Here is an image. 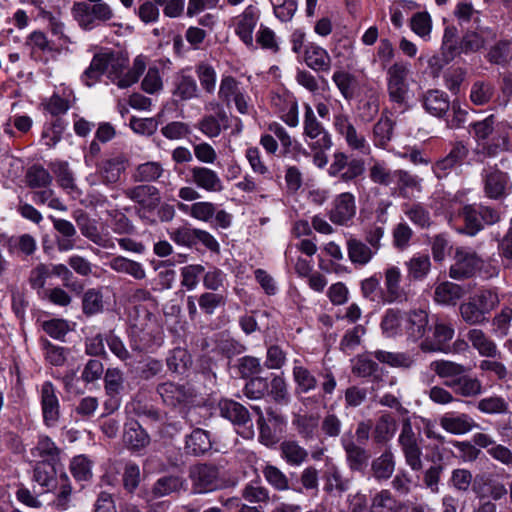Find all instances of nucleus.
<instances>
[{
  "label": "nucleus",
  "mask_w": 512,
  "mask_h": 512,
  "mask_svg": "<svg viewBox=\"0 0 512 512\" xmlns=\"http://www.w3.org/2000/svg\"><path fill=\"white\" fill-rule=\"evenodd\" d=\"M456 395L461 397H475L482 393V383L477 377L466 373L461 374L456 380L444 382Z\"/></svg>",
  "instance_id": "473e14b6"
},
{
  "label": "nucleus",
  "mask_w": 512,
  "mask_h": 512,
  "mask_svg": "<svg viewBox=\"0 0 512 512\" xmlns=\"http://www.w3.org/2000/svg\"><path fill=\"white\" fill-rule=\"evenodd\" d=\"M371 355L377 361L388 364L393 368L410 369L416 362L414 355L410 352H388L384 350H376Z\"/></svg>",
  "instance_id": "ea45409f"
},
{
  "label": "nucleus",
  "mask_w": 512,
  "mask_h": 512,
  "mask_svg": "<svg viewBox=\"0 0 512 512\" xmlns=\"http://www.w3.org/2000/svg\"><path fill=\"white\" fill-rule=\"evenodd\" d=\"M185 452L193 456L206 454L212 448V442L208 431L196 428L185 438Z\"/></svg>",
  "instance_id": "72a5a7b5"
},
{
  "label": "nucleus",
  "mask_w": 512,
  "mask_h": 512,
  "mask_svg": "<svg viewBox=\"0 0 512 512\" xmlns=\"http://www.w3.org/2000/svg\"><path fill=\"white\" fill-rule=\"evenodd\" d=\"M128 56L113 50L95 53L89 66L81 74V82L92 87L106 74L107 78L120 89H125L136 82L146 69L145 57L138 55L130 69Z\"/></svg>",
  "instance_id": "f257e3e1"
},
{
  "label": "nucleus",
  "mask_w": 512,
  "mask_h": 512,
  "mask_svg": "<svg viewBox=\"0 0 512 512\" xmlns=\"http://www.w3.org/2000/svg\"><path fill=\"white\" fill-rule=\"evenodd\" d=\"M186 481L178 475L160 477L153 485L151 493L154 498H161L185 490Z\"/></svg>",
  "instance_id": "49530a36"
},
{
  "label": "nucleus",
  "mask_w": 512,
  "mask_h": 512,
  "mask_svg": "<svg viewBox=\"0 0 512 512\" xmlns=\"http://www.w3.org/2000/svg\"><path fill=\"white\" fill-rule=\"evenodd\" d=\"M179 211L202 222L211 223L213 227L227 229L232 222V216L223 209L206 201L185 204L178 202Z\"/></svg>",
  "instance_id": "6e6552de"
},
{
  "label": "nucleus",
  "mask_w": 512,
  "mask_h": 512,
  "mask_svg": "<svg viewBox=\"0 0 512 512\" xmlns=\"http://www.w3.org/2000/svg\"><path fill=\"white\" fill-rule=\"evenodd\" d=\"M60 450L54 441L48 436H41L36 446L31 449V455L40 459L38 462H49L56 464L59 460Z\"/></svg>",
  "instance_id": "3c124183"
},
{
  "label": "nucleus",
  "mask_w": 512,
  "mask_h": 512,
  "mask_svg": "<svg viewBox=\"0 0 512 512\" xmlns=\"http://www.w3.org/2000/svg\"><path fill=\"white\" fill-rule=\"evenodd\" d=\"M267 415L268 420L274 422L275 428H272L266 422L265 417H261V420H257L259 428V441L265 446L271 447L279 442L282 426L285 425L286 421L282 415L273 411H268Z\"/></svg>",
  "instance_id": "4be33fe9"
},
{
  "label": "nucleus",
  "mask_w": 512,
  "mask_h": 512,
  "mask_svg": "<svg viewBox=\"0 0 512 512\" xmlns=\"http://www.w3.org/2000/svg\"><path fill=\"white\" fill-rule=\"evenodd\" d=\"M495 87L492 82L486 80L475 81L470 90V100L474 105L483 106L493 98Z\"/></svg>",
  "instance_id": "052dcab7"
},
{
  "label": "nucleus",
  "mask_w": 512,
  "mask_h": 512,
  "mask_svg": "<svg viewBox=\"0 0 512 512\" xmlns=\"http://www.w3.org/2000/svg\"><path fill=\"white\" fill-rule=\"evenodd\" d=\"M406 312L399 309L389 308L385 311L380 327L387 338H395L404 333V319Z\"/></svg>",
  "instance_id": "f704fd0d"
},
{
  "label": "nucleus",
  "mask_w": 512,
  "mask_h": 512,
  "mask_svg": "<svg viewBox=\"0 0 512 512\" xmlns=\"http://www.w3.org/2000/svg\"><path fill=\"white\" fill-rule=\"evenodd\" d=\"M32 480L37 483L42 492H50L57 488L59 478L55 464L49 462H37L33 468Z\"/></svg>",
  "instance_id": "2f4dec72"
},
{
  "label": "nucleus",
  "mask_w": 512,
  "mask_h": 512,
  "mask_svg": "<svg viewBox=\"0 0 512 512\" xmlns=\"http://www.w3.org/2000/svg\"><path fill=\"white\" fill-rule=\"evenodd\" d=\"M199 130L206 136L213 138L220 135L221 131L228 128V116L226 111L219 108L216 115H207L198 123Z\"/></svg>",
  "instance_id": "79ce46f5"
},
{
  "label": "nucleus",
  "mask_w": 512,
  "mask_h": 512,
  "mask_svg": "<svg viewBox=\"0 0 512 512\" xmlns=\"http://www.w3.org/2000/svg\"><path fill=\"white\" fill-rule=\"evenodd\" d=\"M479 263H481V257L473 248L457 247L454 253V263L449 269V276L455 280L471 278L476 275Z\"/></svg>",
  "instance_id": "9b49d317"
},
{
  "label": "nucleus",
  "mask_w": 512,
  "mask_h": 512,
  "mask_svg": "<svg viewBox=\"0 0 512 512\" xmlns=\"http://www.w3.org/2000/svg\"><path fill=\"white\" fill-rule=\"evenodd\" d=\"M108 266L113 271L129 275L135 280H143L146 278V270L144 265L124 256L113 257L109 261Z\"/></svg>",
  "instance_id": "4c0bfd02"
},
{
  "label": "nucleus",
  "mask_w": 512,
  "mask_h": 512,
  "mask_svg": "<svg viewBox=\"0 0 512 512\" xmlns=\"http://www.w3.org/2000/svg\"><path fill=\"white\" fill-rule=\"evenodd\" d=\"M356 214L355 197L349 192L336 196L329 217L334 224L347 225Z\"/></svg>",
  "instance_id": "6ab92c4d"
},
{
  "label": "nucleus",
  "mask_w": 512,
  "mask_h": 512,
  "mask_svg": "<svg viewBox=\"0 0 512 512\" xmlns=\"http://www.w3.org/2000/svg\"><path fill=\"white\" fill-rule=\"evenodd\" d=\"M304 135L312 140L310 146L315 151L313 160H327L325 152L332 147V139L329 132L318 121L313 109L309 104L304 106Z\"/></svg>",
  "instance_id": "0eeeda50"
},
{
  "label": "nucleus",
  "mask_w": 512,
  "mask_h": 512,
  "mask_svg": "<svg viewBox=\"0 0 512 512\" xmlns=\"http://www.w3.org/2000/svg\"><path fill=\"white\" fill-rule=\"evenodd\" d=\"M123 440L132 450H141L150 442L147 432L133 419L125 423Z\"/></svg>",
  "instance_id": "e433bc0d"
},
{
  "label": "nucleus",
  "mask_w": 512,
  "mask_h": 512,
  "mask_svg": "<svg viewBox=\"0 0 512 512\" xmlns=\"http://www.w3.org/2000/svg\"><path fill=\"white\" fill-rule=\"evenodd\" d=\"M384 304H402L408 300V290L402 284V271L396 265H387L383 270Z\"/></svg>",
  "instance_id": "f8f14e48"
},
{
  "label": "nucleus",
  "mask_w": 512,
  "mask_h": 512,
  "mask_svg": "<svg viewBox=\"0 0 512 512\" xmlns=\"http://www.w3.org/2000/svg\"><path fill=\"white\" fill-rule=\"evenodd\" d=\"M260 12L253 5H248L237 17L235 33L248 46H253V31L258 23Z\"/></svg>",
  "instance_id": "aec40b11"
},
{
  "label": "nucleus",
  "mask_w": 512,
  "mask_h": 512,
  "mask_svg": "<svg viewBox=\"0 0 512 512\" xmlns=\"http://www.w3.org/2000/svg\"><path fill=\"white\" fill-rule=\"evenodd\" d=\"M0 240L11 256L32 255L37 247L36 240L30 234L12 235L0 234Z\"/></svg>",
  "instance_id": "b1692460"
},
{
  "label": "nucleus",
  "mask_w": 512,
  "mask_h": 512,
  "mask_svg": "<svg viewBox=\"0 0 512 512\" xmlns=\"http://www.w3.org/2000/svg\"><path fill=\"white\" fill-rule=\"evenodd\" d=\"M405 266L410 280L421 281L426 278L430 271V257L427 254H415L405 262Z\"/></svg>",
  "instance_id": "864d4df0"
},
{
  "label": "nucleus",
  "mask_w": 512,
  "mask_h": 512,
  "mask_svg": "<svg viewBox=\"0 0 512 512\" xmlns=\"http://www.w3.org/2000/svg\"><path fill=\"white\" fill-rule=\"evenodd\" d=\"M410 73V64L402 60L394 62L386 72L388 99L401 113L409 109Z\"/></svg>",
  "instance_id": "423d86ee"
},
{
  "label": "nucleus",
  "mask_w": 512,
  "mask_h": 512,
  "mask_svg": "<svg viewBox=\"0 0 512 512\" xmlns=\"http://www.w3.org/2000/svg\"><path fill=\"white\" fill-rule=\"evenodd\" d=\"M124 378L123 373L118 368H108L104 375V388L106 394L111 397L113 407L116 410L120 406V393L123 390Z\"/></svg>",
  "instance_id": "58836bf2"
},
{
  "label": "nucleus",
  "mask_w": 512,
  "mask_h": 512,
  "mask_svg": "<svg viewBox=\"0 0 512 512\" xmlns=\"http://www.w3.org/2000/svg\"><path fill=\"white\" fill-rule=\"evenodd\" d=\"M82 310L86 316L97 315L104 310L103 293L101 289L90 288L82 297Z\"/></svg>",
  "instance_id": "e2e57ef3"
},
{
  "label": "nucleus",
  "mask_w": 512,
  "mask_h": 512,
  "mask_svg": "<svg viewBox=\"0 0 512 512\" xmlns=\"http://www.w3.org/2000/svg\"><path fill=\"white\" fill-rule=\"evenodd\" d=\"M78 226L81 234L95 245L104 249L115 248L114 239L109 233L101 232L95 220L84 218L78 221Z\"/></svg>",
  "instance_id": "c756f323"
},
{
  "label": "nucleus",
  "mask_w": 512,
  "mask_h": 512,
  "mask_svg": "<svg viewBox=\"0 0 512 512\" xmlns=\"http://www.w3.org/2000/svg\"><path fill=\"white\" fill-rule=\"evenodd\" d=\"M281 457L290 466H300L307 458L306 449L298 444L295 440H285L280 444Z\"/></svg>",
  "instance_id": "13d9d810"
},
{
  "label": "nucleus",
  "mask_w": 512,
  "mask_h": 512,
  "mask_svg": "<svg viewBox=\"0 0 512 512\" xmlns=\"http://www.w3.org/2000/svg\"><path fill=\"white\" fill-rule=\"evenodd\" d=\"M421 103L427 113L438 118L443 117L450 108L448 95L438 89H430L423 93Z\"/></svg>",
  "instance_id": "bb28decb"
},
{
  "label": "nucleus",
  "mask_w": 512,
  "mask_h": 512,
  "mask_svg": "<svg viewBox=\"0 0 512 512\" xmlns=\"http://www.w3.org/2000/svg\"><path fill=\"white\" fill-rule=\"evenodd\" d=\"M220 415L229 420L233 425L242 428L238 433L249 439L254 435L253 425L248 409L232 399H221L218 403Z\"/></svg>",
  "instance_id": "9d476101"
},
{
  "label": "nucleus",
  "mask_w": 512,
  "mask_h": 512,
  "mask_svg": "<svg viewBox=\"0 0 512 512\" xmlns=\"http://www.w3.org/2000/svg\"><path fill=\"white\" fill-rule=\"evenodd\" d=\"M156 391L163 403L171 407L186 403L191 396L189 389L185 385L171 381L158 384Z\"/></svg>",
  "instance_id": "a878e982"
},
{
  "label": "nucleus",
  "mask_w": 512,
  "mask_h": 512,
  "mask_svg": "<svg viewBox=\"0 0 512 512\" xmlns=\"http://www.w3.org/2000/svg\"><path fill=\"white\" fill-rule=\"evenodd\" d=\"M460 45L461 38L459 39L457 27L447 25L444 29L441 44V54L445 63H449L461 55Z\"/></svg>",
  "instance_id": "c9c22d12"
},
{
  "label": "nucleus",
  "mask_w": 512,
  "mask_h": 512,
  "mask_svg": "<svg viewBox=\"0 0 512 512\" xmlns=\"http://www.w3.org/2000/svg\"><path fill=\"white\" fill-rule=\"evenodd\" d=\"M428 323V314L425 310L414 309L406 312L403 335L411 342H422L429 330Z\"/></svg>",
  "instance_id": "a211bd4d"
},
{
  "label": "nucleus",
  "mask_w": 512,
  "mask_h": 512,
  "mask_svg": "<svg viewBox=\"0 0 512 512\" xmlns=\"http://www.w3.org/2000/svg\"><path fill=\"white\" fill-rule=\"evenodd\" d=\"M341 444L346 454V460L352 471L364 473L368 467V451L354 442L351 436L344 435Z\"/></svg>",
  "instance_id": "412c9836"
},
{
  "label": "nucleus",
  "mask_w": 512,
  "mask_h": 512,
  "mask_svg": "<svg viewBox=\"0 0 512 512\" xmlns=\"http://www.w3.org/2000/svg\"><path fill=\"white\" fill-rule=\"evenodd\" d=\"M333 127L335 131L345 139L350 149L363 154L369 151V145L364 135L357 131L350 116L344 113L343 110L334 114Z\"/></svg>",
  "instance_id": "ddd939ff"
},
{
  "label": "nucleus",
  "mask_w": 512,
  "mask_h": 512,
  "mask_svg": "<svg viewBox=\"0 0 512 512\" xmlns=\"http://www.w3.org/2000/svg\"><path fill=\"white\" fill-rule=\"evenodd\" d=\"M381 277L382 276L380 273L374 274L371 277L362 280L361 292L363 297L369 301L385 305L383 287L380 285Z\"/></svg>",
  "instance_id": "69168bd1"
},
{
  "label": "nucleus",
  "mask_w": 512,
  "mask_h": 512,
  "mask_svg": "<svg viewBox=\"0 0 512 512\" xmlns=\"http://www.w3.org/2000/svg\"><path fill=\"white\" fill-rule=\"evenodd\" d=\"M347 249L351 262L361 266L368 264L376 254L375 249L358 239L348 240Z\"/></svg>",
  "instance_id": "5fc2aeb1"
},
{
  "label": "nucleus",
  "mask_w": 512,
  "mask_h": 512,
  "mask_svg": "<svg viewBox=\"0 0 512 512\" xmlns=\"http://www.w3.org/2000/svg\"><path fill=\"white\" fill-rule=\"evenodd\" d=\"M51 492L54 493L52 505L55 509L64 511L70 507L72 498V486L68 476L63 473L59 476V481L56 489Z\"/></svg>",
  "instance_id": "6e6d98bb"
},
{
  "label": "nucleus",
  "mask_w": 512,
  "mask_h": 512,
  "mask_svg": "<svg viewBox=\"0 0 512 512\" xmlns=\"http://www.w3.org/2000/svg\"><path fill=\"white\" fill-rule=\"evenodd\" d=\"M332 80L345 100L350 101L354 98L357 80L353 74L338 70L334 72Z\"/></svg>",
  "instance_id": "774afa93"
},
{
  "label": "nucleus",
  "mask_w": 512,
  "mask_h": 512,
  "mask_svg": "<svg viewBox=\"0 0 512 512\" xmlns=\"http://www.w3.org/2000/svg\"><path fill=\"white\" fill-rule=\"evenodd\" d=\"M292 424L303 439L314 440L318 438V416L313 414H296L293 417Z\"/></svg>",
  "instance_id": "8fccbe9b"
},
{
  "label": "nucleus",
  "mask_w": 512,
  "mask_h": 512,
  "mask_svg": "<svg viewBox=\"0 0 512 512\" xmlns=\"http://www.w3.org/2000/svg\"><path fill=\"white\" fill-rule=\"evenodd\" d=\"M40 402L44 423L53 427L60 417V403L57 389L51 381H45L40 389Z\"/></svg>",
  "instance_id": "f3484780"
},
{
  "label": "nucleus",
  "mask_w": 512,
  "mask_h": 512,
  "mask_svg": "<svg viewBox=\"0 0 512 512\" xmlns=\"http://www.w3.org/2000/svg\"><path fill=\"white\" fill-rule=\"evenodd\" d=\"M172 93L176 98L187 101L199 96V87L195 78L183 69L173 79Z\"/></svg>",
  "instance_id": "7c9ffc66"
},
{
  "label": "nucleus",
  "mask_w": 512,
  "mask_h": 512,
  "mask_svg": "<svg viewBox=\"0 0 512 512\" xmlns=\"http://www.w3.org/2000/svg\"><path fill=\"white\" fill-rule=\"evenodd\" d=\"M303 61L316 73H328L332 64V59L329 53L315 43H308L305 45Z\"/></svg>",
  "instance_id": "5701e85b"
},
{
  "label": "nucleus",
  "mask_w": 512,
  "mask_h": 512,
  "mask_svg": "<svg viewBox=\"0 0 512 512\" xmlns=\"http://www.w3.org/2000/svg\"><path fill=\"white\" fill-rule=\"evenodd\" d=\"M305 359L295 358L292 361V378L295 384V392L298 394H307L311 391H314L320 381V396L325 398H330L334 393L337 387L336 377L330 367H324L317 374L315 371L311 370L307 364Z\"/></svg>",
  "instance_id": "20e7f679"
},
{
  "label": "nucleus",
  "mask_w": 512,
  "mask_h": 512,
  "mask_svg": "<svg viewBox=\"0 0 512 512\" xmlns=\"http://www.w3.org/2000/svg\"><path fill=\"white\" fill-rule=\"evenodd\" d=\"M455 329L451 322L437 319L433 326L429 327L426 338L420 342V348L424 352L443 351L445 345L454 337Z\"/></svg>",
  "instance_id": "4468645a"
},
{
  "label": "nucleus",
  "mask_w": 512,
  "mask_h": 512,
  "mask_svg": "<svg viewBox=\"0 0 512 512\" xmlns=\"http://www.w3.org/2000/svg\"><path fill=\"white\" fill-rule=\"evenodd\" d=\"M462 293L463 290L458 284L446 281L435 288L434 300L443 305H451L460 299Z\"/></svg>",
  "instance_id": "0e129e2a"
},
{
  "label": "nucleus",
  "mask_w": 512,
  "mask_h": 512,
  "mask_svg": "<svg viewBox=\"0 0 512 512\" xmlns=\"http://www.w3.org/2000/svg\"><path fill=\"white\" fill-rule=\"evenodd\" d=\"M243 93L240 82L233 76H223L220 81L218 98L227 106Z\"/></svg>",
  "instance_id": "338daca9"
},
{
  "label": "nucleus",
  "mask_w": 512,
  "mask_h": 512,
  "mask_svg": "<svg viewBox=\"0 0 512 512\" xmlns=\"http://www.w3.org/2000/svg\"><path fill=\"white\" fill-rule=\"evenodd\" d=\"M497 36V30L488 26L467 30L461 37V54L469 55L486 49L497 39Z\"/></svg>",
  "instance_id": "2eb2a0df"
},
{
  "label": "nucleus",
  "mask_w": 512,
  "mask_h": 512,
  "mask_svg": "<svg viewBox=\"0 0 512 512\" xmlns=\"http://www.w3.org/2000/svg\"><path fill=\"white\" fill-rule=\"evenodd\" d=\"M485 59L491 65L508 67L512 62V40L496 39L486 48Z\"/></svg>",
  "instance_id": "393cba45"
},
{
  "label": "nucleus",
  "mask_w": 512,
  "mask_h": 512,
  "mask_svg": "<svg viewBox=\"0 0 512 512\" xmlns=\"http://www.w3.org/2000/svg\"><path fill=\"white\" fill-rule=\"evenodd\" d=\"M474 138L484 156L497 157L508 151L512 138V126L507 122H497L491 114L485 119L475 121L470 125Z\"/></svg>",
  "instance_id": "7ed1b4c3"
},
{
  "label": "nucleus",
  "mask_w": 512,
  "mask_h": 512,
  "mask_svg": "<svg viewBox=\"0 0 512 512\" xmlns=\"http://www.w3.org/2000/svg\"><path fill=\"white\" fill-rule=\"evenodd\" d=\"M395 122L384 111L373 127V141L377 147L387 149L394 133Z\"/></svg>",
  "instance_id": "09e8293b"
},
{
  "label": "nucleus",
  "mask_w": 512,
  "mask_h": 512,
  "mask_svg": "<svg viewBox=\"0 0 512 512\" xmlns=\"http://www.w3.org/2000/svg\"><path fill=\"white\" fill-rule=\"evenodd\" d=\"M127 198L137 203L136 213L144 224L169 222L175 216L172 205L161 203L159 190L153 185H137L124 191Z\"/></svg>",
  "instance_id": "f03ea898"
},
{
  "label": "nucleus",
  "mask_w": 512,
  "mask_h": 512,
  "mask_svg": "<svg viewBox=\"0 0 512 512\" xmlns=\"http://www.w3.org/2000/svg\"><path fill=\"white\" fill-rule=\"evenodd\" d=\"M467 339L481 356L489 358L497 356L498 349L496 344L481 329L474 328L469 330Z\"/></svg>",
  "instance_id": "a18cd8bd"
},
{
  "label": "nucleus",
  "mask_w": 512,
  "mask_h": 512,
  "mask_svg": "<svg viewBox=\"0 0 512 512\" xmlns=\"http://www.w3.org/2000/svg\"><path fill=\"white\" fill-rule=\"evenodd\" d=\"M189 477L195 493L203 494L221 487L219 471L213 465L199 464L190 468Z\"/></svg>",
  "instance_id": "dca6fc26"
},
{
  "label": "nucleus",
  "mask_w": 512,
  "mask_h": 512,
  "mask_svg": "<svg viewBox=\"0 0 512 512\" xmlns=\"http://www.w3.org/2000/svg\"><path fill=\"white\" fill-rule=\"evenodd\" d=\"M395 470L394 455L390 450H385L371 463V476L377 481L389 479Z\"/></svg>",
  "instance_id": "de8ad7c7"
},
{
  "label": "nucleus",
  "mask_w": 512,
  "mask_h": 512,
  "mask_svg": "<svg viewBox=\"0 0 512 512\" xmlns=\"http://www.w3.org/2000/svg\"><path fill=\"white\" fill-rule=\"evenodd\" d=\"M441 427L452 434L461 435L469 432L473 426V419L467 414H445L440 420Z\"/></svg>",
  "instance_id": "c03bdc74"
},
{
  "label": "nucleus",
  "mask_w": 512,
  "mask_h": 512,
  "mask_svg": "<svg viewBox=\"0 0 512 512\" xmlns=\"http://www.w3.org/2000/svg\"><path fill=\"white\" fill-rule=\"evenodd\" d=\"M397 430V422L389 413L381 415L372 430V439L376 444H386L395 435Z\"/></svg>",
  "instance_id": "a19ab883"
},
{
  "label": "nucleus",
  "mask_w": 512,
  "mask_h": 512,
  "mask_svg": "<svg viewBox=\"0 0 512 512\" xmlns=\"http://www.w3.org/2000/svg\"><path fill=\"white\" fill-rule=\"evenodd\" d=\"M430 368L440 378L445 379L444 382L456 380L461 374L466 373L468 370L464 365L448 360L432 361Z\"/></svg>",
  "instance_id": "4d7b16f0"
},
{
  "label": "nucleus",
  "mask_w": 512,
  "mask_h": 512,
  "mask_svg": "<svg viewBox=\"0 0 512 512\" xmlns=\"http://www.w3.org/2000/svg\"><path fill=\"white\" fill-rule=\"evenodd\" d=\"M192 178L198 187L207 191H218L221 189L219 177L214 171L208 168H194L192 170Z\"/></svg>",
  "instance_id": "680f3d73"
},
{
  "label": "nucleus",
  "mask_w": 512,
  "mask_h": 512,
  "mask_svg": "<svg viewBox=\"0 0 512 512\" xmlns=\"http://www.w3.org/2000/svg\"><path fill=\"white\" fill-rule=\"evenodd\" d=\"M484 188L486 195L491 199H501L507 195L509 177L497 168H490L485 175Z\"/></svg>",
  "instance_id": "cd10ccee"
},
{
  "label": "nucleus",
  "mask_w": 512,
  "mask_h": 512,
  "mask_svg": "<svg viewBox=\"0 0 512 512\" xmlns=\"http://www.w3.org/2000/svg\"><path fill=\"white\" fill-rule=\"evenodd\" d=\"M26 44L30 47L31 55L35 58H41L40 53L56 54L60 52V49L41 30L31 32L27 37Z\"/></svg>",
  "instance_id": "37998d69"
},
{
  "label": "nucleus",
  "mask_w": 512,
  "mask_h": 512,
  "mask_svg": "<svg viewBox=\"0 0 512 512\" xmlns=\"http://www.w3.org/2000/svg\"><path fill=\"white\" fill-rule=\"evenodd\" d=\"M71 13L79 27L84 31H92L105 25H116L115 11L104 0H84L74 2Z\"/></svg>",
  "instance_id": "39448f33"
},
{
  "label": "nucleus",
  "mask_w": 512,
  "mask_h": 512,
  "mask_svg": "<svg viewBox=\"0 0 512 512\" xmlns=\"http://www.w3.org/2000/svg\"><path fill=\"white\" fill-rule=\"evenodd\" d=\"M194 69L202 90L209 95L214 94L217 83L215 67L208 61H200L195 64Z\"/></svg>",
  "instance_id": "603ef678"
},
{
  "label": "nucleus",
  "mask_w": 512,
  "mask_h": 512,
  "mask_svg": "<svg viewBox=\"0 0 512 512\" xmlns=\"http://www.w3.org/2000/svg\"><path fill=\"white\" fill-rule=\"evenodd\" d=\"M364 162H332L329 174L337 176L343 181H351L364 171Z\"/></svg>",
  "instance_id": "bf43d9fd"
},
{
  "label": "nucleus",
  "mask_w": 512,
  "mask_h": 512,
  "mask_svg": "<svg viewBox=\"0 0 512 512\" xmlns=\"http://www.w3.org/2000/svg\"><path fill=\"white\" fill-rule=\"evenodd\" d=\"M93 467L94 461L90 456L79 454L71 458L68 468L74 480L84 488L92 481Z\"/></svg>",
  "instance_id": "c85d7f7f"
},
{
  "label": "nucleus",
  "mask_w": 512,
  "mask_h": 512,
  "mask_svg": "<svg viewBox=\"0 0 512 512\" xmlns=\"http://www.w3.org/2000/svg\"><path fill=\"white\" fill-rule=\"evenodd\" d=\"M421 441L420 432H415L410 420L405 419L402 422L401 431L398 436V444L405 457L406 464L413 471H420L422 469Z\"/></svg>",
  "instance_id": "1a4fd4ad"
}]
</instances>
